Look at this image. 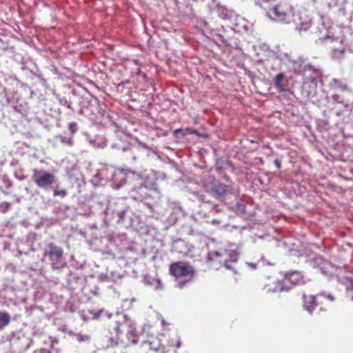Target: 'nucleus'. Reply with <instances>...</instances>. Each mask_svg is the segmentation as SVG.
<instances>
[{
  "label": "nucleus",
  "mask_w": 353,
  "mask_h": 353,
  "mask_svg": "<svg viewBox=\"0 0 353 353\" xmlns=\"http://www.w3.org/2000/svg\"><path fill=\"white\" fill-rule=\"evenodd\" d=\"M272 12L279 21L282 23L285 22L286 13L284 11L281 10L279 6H274L272 8Z\"/></svg>",
  "instance_id": "9b49d317"
},
{
  "label": "nucleus",
  "mask_w": 353,
  "mask_h": 353,
  "mask_svg": "<svg viewBox=\"0 0 353 353\" xmlns=\"http://www.w3.org/2000/svg\"><path fill=\"white\" fill-rule=\"evenodd\" d=\"M77 340L79 343H89L91 340L90 335L77 334H76Z\"/></svg>",
  "instance_id": "6ab92c4d"
},
{
  "label": "nucleus",
  "mask_w": 353,
  "mask_h": 353,
  "mask_svg": "<svg viewBox=\"0 0 353 353\" xmlns=\"http://www.w3.org/2000/svg\"><path fill=\"white\" fill-rule=\"evenodd\" d=\"M186 131H189L190 134H198L196 130H189L188 129H187Z\"/></svg>",
  "instance_id": "c85d7f7f"
},
{
  "label": "nucleus",
  "mask_w": 353,
  "mask_h": 353,
  "mask_svg": "<svg viewBox=\"0 0 353 353\" xmlns=\"http://www.w3.org/2000/svg\"><path fill=\"white\" fill-rule=\"evenodd\" d=\"M283 290H284V288H283V285L279 281L276 282V286L275 288H274L273 289L270 288L268 290V292H281Z\"/></svg>",
  "instance_id": "4be33fe9"
},
{
  "label": "nucleus",
  "mask_w": 353,
  "mask_h": 353,
  "mask_svg": "<svg viewBox=\"0 0 353 353\" xmlns=\"http://www.w3.org/2000/svg\"><path fill=\"white\" fill-rule=\"evenodd\" d=\"M121 150L126 153L127 159L135 161L144 153L145 150H149V148L142 142L138 141L137 145H128L126 147H122Z\"/></svg>",
  "instance_id": "0eeeda50"
},
{
  "label": "nucleus",
  "mask_w": 353,
  "mask_h": 353,
  "mask_svg": "<svg viewBox=\"0 0 353 353\" xmlns=\"http://www.w3.org/2000/svg\"><path fill=\"white\" fill-rule=\"evenodd\" d=\"M309 263L314 268L319 269L321 272L326 276L332 277L335 276L338 281L344 285L347 290L353 289V280L352 279L351 272H347L345 266H335L320 256L310 259Z\"/></svg>",
  "instance_id": "f257e3e1"
},
{
  "label": "nucleus",
  "mask_w": 353,
  "mask_h": 353,
  "mask_svg": "<svg viewBox=\"0 0 353 353\" xmlns=\"http://www.w3.org/2000/svg\"><path fill=\"white\" fill-rule=\"evenodd\" d=\"M162 288H163L162 283L159 280H157V285H156L155 288L156 289H162Z\"/></svg>",
  "instance_id": "bb28decb"
},
{
  "label": "nucleus",
  "mask_w": 353,
  "mask_h": 353,
  "mask_svg": "<svg viewBox=\"0 0 353 353\" xmlns=\"http://www.w3.org/2000/svg\"><path fill=\"white\" fill-rule=\"evenodd\" d=\"M163 353H165L164 352Z\"/></svg>",
  "instance_id": "a19ab883"
},
{
  "label": "nucleus",
  "mask_w": 353,
  "mask_h": 353,
  "mask_svg": "<svg viewBox=\"0 0 353 353\" xmlns=\"http://www.w3.org/2000/svg\"><path fill=\"white\" fill-rule=\"evenodd\" d=\"M112 213L116 214L117 216L119 217L118 221H122L124 219V215L125 214V210H113Z\"/></svg>",
  "instance_id": "5701e85b"
},
{
  "label": "nucleus",
  "mask_w": 353,
  "mask_h": 353,
  "mask_svg": "<svg viewBox=\"0 0 353 353\" xmlns=\"http://www.w3.org/2000/svg\"><path fill=\"white\" fill-rule=\"evenodd\" d=\"M274 164H275L276 167L277 168H279H279H281V163L279 162V160H275V161H274Z\"/></svg>",
  "instance_id": "cd10ccee"
},
{
  "label": "nucleus",
  "mask_w": 353,
  "mask_h": 353,
  "mask_svg": "<svg viewBox=\"0 0 353 353\" xmlns=\"http://www.w3.org/2000/svg\"><path fill=\"white\" fill-rule=\"evenodd\" d=\"M49 250L46 252L51 261V265L53 269H59L63 265L62 256L63 254V249L55 245L53 243L48 245Z\"/></svg>",
  "instance_id": "423d86ee"
},
{
  "label": "nucleus",
  "mask_w": 353,
  "mask_h": 353,
  "mask_svg": "<svg viewBox=\"0 0 353 353\" xmlns=\"http://www.w3.org/2000/svg\"><path fill=\"white\" fill-rule=\"evenodd\" d=\"M237 245L235 244H230L223 250L213 251L208 254L210 261H218L219 263H223L226 269L234 271L235 273L232 263L237 261Z\"/></svg>",
  "instance_id": "7ed1b4c3"
},
{
  "label": "nucleus",
  "mask_w": 353,
  "mask_h": 353,
  "mask_svg": "<svg viewBox=\"0 0 353 353\" xmlns=\"http://www.w3.org/2000/svg\"><path fill=\"white\" fill-rule=\"evenodd\" d=\"M193 249V245L182 239L175 240L172 243V250L183 256H190Z\"/></svg>",
  "instance_id": "1a4fd4ad"
},
{
  "label": "nucleus",
  "mask_w": 353,
  "mask_h": 353,
  "mask_svg": "<svg viewBox=\"0 0 353 353\" xmlns=\"http://www.w3.org/2000/svg\"><path fill=\"white\" fill-rule=\"evenodd\" d=\"M306 84H307V83L305 81H304L303 86H305Z\"/></svg>",
  "instance_id": "58836bf2"
},
{
  "label": "nucleus",
  "mask_w": 353,
  "mask_h": 353,
  "mask_svg": "<svg viewBox=\"0 0 353 353\" xmlns=\"http://www.w3.org/2000/svg\"><path fill=\"white\" fill-rule=\"evenodd\" d=\"M32 179L37 187L45 190H50L57 182L54 174L43 170L38 169L32 170Z\"/></svg>",
  "instance_id": "39448f33"
},
{
  "label": "nucleus",
  "mask_w": 353,
  "mask_h": 353,
  "mask_svg": "<svg viewBox=\"0 0 353 353\" xmlns=\"http://www.w3.org/2000/svg\"><path fill=\"white\" fill-rule=\"evenodd\" d=\"M128 322H118L117 325L114 327V330L117 334L123 333L126 330L125 328L128 326Z\"/></svg>",
  "instance_id": "a211bd4d"
},
{
  "label": "nucleus",
  "mask_w": 353,
  "mask_h": 353,
  "mask_svg": "<svg viewBox=\"0 0 353 353\" xmlns=\"http://www.w3.org/2000/svg\"><path fill=\"white\" fill-rule=\"evenodd\" d=\"M121 185H122L121 184H118V185H117L116 188H117V189H119V188H121Z\"/></svg>",
  "instance_id": "f704fd0d"
},
{
  "label": "nucleus",
  "mask_w": 353,
  "mask_h": 353,
  "mask_svg": "<svg viewBox=\"0 0 353 353\" xmlns=\"http://www.w3.org/2000/svg\"><path fill=\"white\" fill-rule=\"evenodd\" d=\"M174 134L176 137H179L181 134L182 136L185 135V133H184L181 129H178L174 131Z\"/></svg>",
  "instance_id": "393cba45"
},
{
  "label": "nucleus",
  "mask_w": 353,
  "mask_h": 353,
  "mask_svg": "<svg viewBox=\"0 0 353 353\" xmlns=\"http://www.w3.org/2000/svg\"><path fill=\"white\" fill-rule=\"evenodd\" d=\"M324 297L326 298L328 301L332 302L334 301V296L331 294H327L325 292H323L321 294H318L316 296H310L307 297L305 295H303V307L305 310H307L309 313H312L313 309L316 305V301L319 300L320 298Z\"/></svg>",
  "instance_id": "6e6552de"
},
{
  "label": "nucleus",
  "mask_w": 353,
  "mask_h": 353,
  "mask_svg": "<svg viewBox=\"0 0 353 353\" xmlns=\"http://www.w3.org/2000/svg\"><path fill=\"white\" fill-rule=\"evenodd\" d=\"M111 210H112V209H111V207H108V208H107L106 211H105V212H106V213H108V212H109V211H110Z\"/></svg>",
  "instance_id": "72a5a7b5"
},
{
  "label": "nucleus",
  "mask_w": 353,
  "mask_h": 353,
  "mask_svg": "<svg viewBox=\"0 0 353 353\" xmlns=\"http://www.w3.org/2000/svg\"><path fill=\"white\" fill-rule=\"evenodd\" d=\"M231 209L234 211L236 213L239 214H243L245 213V204L241 201H238L233 205H232Z\"/></svg>",
  "instance_id": "2eb2a0df"
},
{
  "label": "nucleus",
  "mask_w": 353,
  "mask_h": 353,
  "mask_svg": "<svg viewBox=\"0 0 353 353\" xmlns=\"http://www.w3.org/2000/svg\"><path fill=\"white\" fill-rule=\"evenodd\" d=\"M213 209H214L216 212L219 211V210L217 209V205H214Z\"/></svg>",
  "instance_id": "473e14b6"
},
{
  "label": "nucleus",
  "mask_w": 353,
  "mask_h": 353,
  "mask_svg": "<svg viewBox=\"0 0 353 353\" xmlns=\"http://www.w3.org/2000/svg\"><path fill=\"white\" fill-rule=\"evenodd\" d=\"M199 199H200V200H201V201H204V202H207V203H208V202H209L208 201H205V199H204V198H203V196H200Z\"/></svg>",
  "instance_id": "7c9ffc66"
},
{
  "label": "nucleus",
  "mask_w": 353,
  "mask_h": 353,
  "mask_svg": "<svg viewBox=\"0 0 353 353\" xmlns=\"http://www.w3.org/2000/svg\"><path fill=\"white\" fill-rule=\"evenodd\" d=\"M211 190L219 199L223 197L228 191L227 185L219 183H213Z\"/></svg>",
  "instance_id": "9d476101"
},
{
  "label": "nucleus",
  "mask_w": 353,
  "mask_h": 353,
  "mask_svg": "<svg viewBox=\"0 0 353 353\" xmlns=\"http://www.w3.org/2000/svg\"><path fill=\"white\" fill-rule=\"evenodd\" d=\"M10 316L8 313L0 312V330H3L10 322Z\"/></svg>",
  "instance_id": "f8f14e48"
},
{
  "label": "nucleus",
  "mask_w": 353,
  "mask_h": 353,
  "mask_svg": "<svg viewBox=\"0 0 353 353\" xmlns=\"http://www.w3.org/2000/svg\"><path fill=\"white\" fill-rule=\"evenodd\" d=\"M170 271L172 275L179 279L177 287L181 289L192 281L194 274L193 268L183 262L172 264L170 267Z\"/></svg>",
  "instance_id": "20e7f679"
},
{
  "label": "nucleus",
  "mask_w": 353,
  "mask_h": 353,
  "mask_svg": "<svg viewBox=\"0 0 353 353\" xmlns=\"http://www.w3.org/2000/svg\"><path fill=\"white\" fill-rule=\"evenodd\" d=\"M347 245L350 248H352V244L350 243H347Z\"/></svg>",
  "instance_id": "c9c22d12"
},
{
  "label": "nucleus",
  "mask_w": 353,
  "mask_h": 353,
  "mask_svg": "<svg viewBox=\"0 0 353 353\" xmlns=\"http://www.w3.org/2000/svg\"><path fill=\"white\" fill-rule=\"evenodd\" d=\"M162 324H163V325H165V322H164V321H163V320L162 321Z\"/></svg>",
  "instance_id": "ea45409f"
},
{
  "label": "nucleus",
  "mask_w": 353,
  "mask_h": 353,
  "mask_svg": "<svg viewBox=\"0 0 353 353\" xmlns=\"http://www.w3.org/2000/svg\"><path fill=\"white\" fill-rule=\"evenodd\" d=\"M300 66L303 68V70H300L298 73L302 74L303 75H305V72L309 70H312L313 72L318 74L319 72L317 70L314 69V67L309 63H306L303 61H301Z\"/></svg>",
  "instance_id": "ddd939ff"
},
{
  "label": "nucleus",
  "mask_w": 353,
  "mask_h": 353,
  "mask_svg": "<svg viewBox=\"0 0 353 353\" xmlns=\"http://www.w3.org/2000/svg\"><path fill=\"white\" fill-rule=\"evenodd\" d=\"M54 196H61L62 197H64L67 194V192L65 190H54L53 192Z\"/></svg>",
  "instance_id": "b1692460"
},
{
  "label": "nucleus",
  "mask_w": 353,
  "mask_h": 353,
  "mask_svg": "<svg viewBox=\"0 0 353 353\" xmlns=\"http://www.w3.org/2000/svg\"><path fill=\"white\" fill-rule=\"evenodd\" d=\"M114 177V181L121 179L125 180L123 183H133L130 191V195L133 199L143 201L148 196V186L145 185L143 178L140 174L131 170L121 171Z\"/></svg>",
  "instance_id": "f03ea898"
},
{
  "label": "nucleus",
  "mask_w": 353,
  "mask_h": 353,
  "mask_svg": "<svg viewBox=\"0 0 353 353\" xmlns=\"http://www.w3.org/2000/svg\"><path fill=\"white\" fill-rule=\"evenodd\" d=\"M117 145L116 144H112V148H117Z\"/></svg>",
  "instance_id": "e433bc0d"
},
{
  "label": "nucleus",
  "mask_w": 353,
  "mask_h": 353,
  "mask_svg": "<svg viewBox=\"0 0 353 353\" xmlns=\"http://www.w3.org/2000/svg\"><path fill=\"white\" fill-rule=\"evenodd\" d=\"M268 16L269 17V18H270L271 20H275V19H273L272 17H271L270 14H268Z\"/></svg>",
  "instance_id": "4c0bfd02"
},
{
  "label": "nucleus",
  "mask_w": 353,
  "mask_h": 353,
  "mask_svg": "<svg viewBox=\"0 0 353 353\" xmlns=\"http://www.w3.org/2000/svg\"><path fill=\"white\" fill-rule=\"evenodd\" d=\"M169 346H176V347H179L181 346V341L177 337V336H174V338L171 339L168 341Z\"/></svg>",
  "instance_id": "aec40b11"
},
{
  "label": "nucleus",
  "mask_w": 353,
  "mask_h": 353,
  "mask_svg": "<svg viewBox=\"0 0 353 353\" xmlns=\"http://www.w3.org/2000/svg\"><path fill=\"white\" fill-rule=\"evenodd\" d=\"M301 275L298 272H294L291 273L288 277L285 278L286 281H290L294 284H299L301 283L302 281L300 280Z\"/></svg>",
  "instance_id": "dca6fc26"
},
{
  "label": "nucleus",
  "mask_w": 353,
  "mask_h": 353,
  "mask_svg": "<svg viewBox=\"0 0 353 353\" xmlns=\"http://www.w3.org/2000/svg\"><path fill=\"white\" fill-rule=\"evenodd\" d=\"M148 343L150 348L154 351H158L161 346V341L157 337L152 338V340L149 341Z\"/></svg>",
  "instance_id": "f3484780"
},
{
  "label": "nucleus",
  "mask_w": 353,
  "mask_h": 353,
  "mask_svg": "<svg viewBox=\"0 0 353 353\" xmlns=\"http://www.w3.org/2000/svg\"><path fill=\"white\" fill-rule=\"evenodd\" d=\"M284 74L283 73L278 74L274 79V85L277 88L279 91L285 90L284 85L282 84V82L284 79Z\"/></svg>",
  "instance_id": "4468645a"
},
{
  "label": "nucleus",
  "mask_w": 353,
  "mask_h": 353,
  "mask_svg": "<svg viewBox=\"0 0 353 353\" xmlns=\"http://www.w3.org/2000/svg\"><path fill=\"white\" fill-rule=\"evenodd\" d=\"M34 353H50V351H48L46 349H40L38 350H36Z\"/></svg>",
  "instance_id": "a878e982"
},
{
  "label": "nucleus",
  "mask_w": 353,
  "mask_h": 353,
  "mask_svg": "<svg viewBox=\"0 0 353 353\" xmlns=\"http://www.w3.org/2000/svg\"><path fill=\"white\" fill-rule=\"evenodd\" d=\"M311 83H314V84H316V78H312V80H311Z\"/></svg>",
  "instance_id": "c756f323"
},
{
  "label": "nucleus",
  "mask_w": 353,
  "mask_h": 353,
  "mask_svg": "<svg viewBox=\"0 0 353 353\" xmlns=\"http://www.w3.org/2000/svg\"><path fill=\"white\" fill-rule=\"evenodd\" d=\"M343 54H344L343 50L335 49L332 51V56L334 59H340L341 58L343 57Z\"/></svg>",
  "instance_id": "412c9836"
},
{
  "label": "nucleus",
  "mask_w": 353,
  "mask_h": 353,
  "mask_svg": "<svg viewBox=\"0 0 353 353\" xmlns=\"http://www.w3.org/2000/svg\"><path fill=\"white\" fill-rule=\"evenodd\" d=\"M249 265H250L252 268H255L256 264V263H248Z\"/></svg>",
  "instance_id": "2f4dec72"
}]
</instances>
